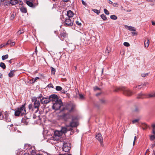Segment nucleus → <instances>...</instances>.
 I'll return each instance as SVG.
<instances>
[{
  "mask_svg": "<svg viewBox=\"0 0 155 155\" xmlns=\"http://www.w3.org/2000/svg\"><path fill=\"white\" fill-rule=\"evenodd\" d=\"M127 27L128 28V29L130 31H136V29L133 27L127 26Z\"/></svg>",
  "mask_w": 155,
  "mask_h": 155,
  "instance_id": "nucleus-26",
  "label": "nucleus"
},
{
  "mask_svg": "<svg viewBox=\"0 0 155 155\" xmlns=\"http://www.w3.org/2000/svg\"><path fill=\"white\" fill-rule=\"evenodd\" d=\"M62 118L65 121H67L68 119H70L71 115L68 113L64 114L61 116Z\"/></svg>",
  "mask_w": 155,
  "mask_h": 155,
  "instance_id": "nucleus-13",
  "label": "nucleus"
},
{
  "mask_svg": "<svg viewBox=\"0 0 155 155\" xmlns=\"http://www.w3.org/2000/svg\"><path fill=\"white\" fill-rule=\"evenodd\" d=\"M12 42V41L10 40H9L5 44V45H10L11 43Z\"/></svg>",
  "mask_w": 155,
  "mask_h": 155,
  "instance_id": "nucleus-40",
  "label": "nucleus"
},
{
  "mask_svg": "<svg viewBox=\"0 0 155 155\" xmlns=\"http://www.w3.org/2000/svg\"><path fill=\"white\" fill-rule=\"evenodd\" d=\"M62 134L61 132L60 131L56 130L54 132V136L56 137H60L62 135Z\"/></svg>",
  "mask_w": 155,
  "mask_h": 155,
  "instance_id": "nucleus-19",
  "label": "nucleus"
},
{
  "mask_svg": "<svg viewBox=\"0 0 155 155\" xmlns=\"http://www.w3.org/2000/svg\"><path fill=\"white\" fill-rule=\"evenodd\" d=\"M77 120L78 119L77 117L72 116V121L70 123L69 125L67 127H77L78 125Z\"/></svg>",
  "mask_w": 155,
  "mask_h": 155,
  "instance_id": "nucleus-8",
  "label": "nucleus"
},
{
  "mask_svg": "<svg viewBox=\"0 0 155 155\" xmlns=\"http://www.w3.org/2000/svg\"><path fill=\"white\" fill-rule=\"evenodd\" d=\"M14 15L13 14L11 15V17H10V18L11 20H12L14 19Z\"/></svg>",
  "mask_w": 155,
  "mask_h": 155,
  "instance_id": "nucleus-54",
  "label": "nucleus"
},
{
  "mask_svg": "<svg viewBox=\"0 0 155 155\" xmlns=\"http://www.w3.org/2000/svg\"><path fill=\"white\" fill-rule=\"evenodd\" d=\"M123 44L124 45L127 47H129L130 46V45L129 43L127 42H124Z\"/></svg>",
  "mask_w": 155,
  "mask_h": 155,
  "instance_id": "nucleus-39",
  "label": "nucleus"
},
{
  "mask_svg": "<svg viewBox=\"0 0 155 155\" xmlns=\"http://www.w3.org/2000/svg\"><path fill=\"white\" fill-rule=\"evenodd\" d=\"M154 97H155V92H153L148 94L141 92L138 94L137 98L138 99H143Z\"/></svg>",
  "mask_w": 155,
  "mask_h": 155,
  "instance_id": "nucleus-5",
  "label": "nucleus"
},
{
  "mask_svg": "<svg viewBox=\"0 0 155 155\" xmlns=\"http://www.w3.org/2000/svg\"><path fill=\"white\" fill-rule=\"evenodd\" d=\"M39 79V77H36L35 78V79H32V81H33V82H35L37 80Z\"/></svg>",
  "mask_w": 155,
  "mask_h": 155,
  "instance_id": "nucleus-42",
  "label": "nucleus"
},
{
  "mask_svg": "<svg viewBox=\"0 0 155 155\" xmlns=\"http://www.w3.org/2000/svg\"><path fill=\"white\" fill-rule=\"evenodd\" d=\"M104 13L107 15H108L109 14V11L106 8L104 9Z\"/></svg>",
  "mask_w": 155,
  "mask_h": 155,
  "instance_id": "nucleus-38",
  "label": "nucleus"
},
{
  "mask_svg": "<svg viewBox=\"0 0 155 155\" xmlns=\"http://www.w3.org/2000/svg\"><path fill=\"white\" fill-rule=\"evenodd\" d=\"M110 51L111 48L109 46H107L105 50L106 54H108Z\"/></svg>",
  "mask_w": 155,
  "mask_h": 155,
  "instance_id": "nucleus-21",
  "label": "nucleus"
},
{
  "mask_svg": "<svg viewBox=\"0 0 155 155\" xmlns=\"http://www.w3.org/2000/svg\"><path fill=\"white\" fill-rule=\"evenodd\" d=\"M61 20L64 21L66 26H71L73 25L74 22V18H71L69 17L64 18L63 15H61Z\"/></svg>",
  "mask_w": 155,
  "mask_h": 155,
  "instance_id": "nucleus-3",
  "label": "nucleus"
},
{
  "mask_svg": "<svg viewBox=\"0 0 155 155\" xmlns=\"http://www.w3.org/2000/svg\"><path fill=\"white\" fill-rule=\"evenodd\" d=\"M51 73L52 74H54L55 73V69L52 67H51Z\"/></svg>",
  "mask_w": 155,
  "mask_h": 155,
  "instance_id": "nucleus-32",
  "label": "nucleus"
},
{
  "mask_svg": "<svg viewBox=\"0 0 155 155\" xmlns=\"http://www.w3.org/2000/svg\"><path fill=\"white\" fill-rule=\"evenodd\" d=\"M15 44V43L14 42H12L11 43V44L10 45L11 46H14Z\"/></svg>",
  "mask_w": 155,
  "mask_h": 155,
  "instance_id": "nucleus-52",
  "label": "nucleus"
},
{
  "mask_svg": "<svg viewBox=\"0 0 155 155\" xmlns=\"http://www.w3.org/2000/svg\"><path fill=\"white\" fill-rule=\"evenodd\" d=\"M19 2H20L19 4L20 5H23V3L21 1H19Z\"/></svg>",
  "mask_w": 155,
  "mask_h": 155,
  "instance_id": "nucleus-58",
  "label": "nucleus"
},
{
  "mask_svg": "<svg viewBox=\"0 0 155 155\" xmlns=\"http://www.w3.org/2000/svg\"><path fill=\"white\" fill-rule=\"evenodd\" d=\"M12 59H11L8 62L10 64H11L12 63Z\"/></svg>",
  "mask_w": 155,
  "mask_h": 155,
  "instance_id": "nucleus-60",
  "label": "nucleus"
},
{
  "mask_svg": "<svg viewBox=\"0 0 155 155\" xmlns=\"http://www.w3.org/2000/svg\"><path fill=\"white\" fill-rule=\"evenodd\" d=\"M81 2L82 3V4L84 5V6H86L87 5V3L83 0H82L81 1Z\"/></svg>",
  "mask_w": 155,
  "mask_h": 155,
  "instance_id": "nucleus-48",
  "label": "nucleus"
},
{
  "mask_svg": "<svg viewBox=\"0 0 155 155\" xmlns=\"http://www.w3.org/2000/svg\"><path fill=\"white\" fill-rule=\"evenodd\" d=\"M96 139L100 142L101 145L102 146H104L103 141V138L101 134L100 133H98L96 136Z\"/></svg>",
  "mask_w": 155,
  "mask_h": 155,
  "instance_id": "nucleus-11",
  "label": "nucleus"
},
{
  "mask_svg": "<svg viewBox=\"0 0 155 155\" xmlns=\"http://www.w3.org/2000/svg\"><path fill=\"white\" fill-rule=\"evenodd\" d=\"M110 18L112 19L113 20H116L117 18V17L115 15H112L110 16Z\"/></svg>",
  "mask_w": 155,
  "mask_h": 155,
  "instance_id": "nucleus-31",
  "label": "nucleus"
},
{
  "mask_svg": "<svg viewBox=\"0 0 155 155\" xmlns=\"http://www.w3.org/2000/svg\"><path fill=\"white\" fill-rule=\"evenodd\" d=\"M79 97L81 99H83L84 98V96L83 95L81 94H79Z\"/></svg>",
  "mask_w": 155,
  "mask_h": 155,
  "instance_id": "nucleus-49",
  "label": "nucleus"
},
{
  "mask_svg": "<svg viewBox=\"0 0 155 155\" xmlns=\"http://www.w3.org/2000/svg\"><path fill=\"white\" fill-rule=\"evenodd\" d=\"M25 149H30V148H31V146L30 144H25Z\"/></svg>",
  "mask_w": 155,
  "mask_h": 155,
  "instance_id": "nucleus-28",
  "label": "nucleus"
},
{
  "mask_svg": "<svg viewBox=\"0 0 155 155\" xmlns=\"http://www.w3.org/2000/svg\"><path fill=\"white\" fill-rule=\"evenodd\" d=\"M92 11L97 13V15H98L100 12V11L96 9H92Z\"/></svg>",
  "mask_w": 155,
  "mask_h": 155,
  "instance_id": "nucleus-35",
  "label": "nucleus"
},
{
  "mask_svg": "<svg viewBox=\"0 0 155 155\" xmlns=\"http://www.w3.org/2000/svg\"><path fill=\"white\" fill-rule=\"evenodd\" d=\"M5 119L7 122H10L11 121V119L9 117L8 113L7 111H5L4 113Z\"/></svg>",
  "mask_w": 155,
  "mask_h": 155,
  "instance_id": "nucleus-15",
  "label": "nucleus"
},
{
  "mask_svg": "<svg viewBox=\"0 0 155 155\" xmlns=\"http://www.w3.org/2000/svg\"><path fill=\"white\" fill-rule=\"evenodd\" d=\"M31 101L33 104L31 103L28 105L29 110L31 112H34L35 113H37L39 110L40 103L39 100H38V97H33L31 99Z\"/></svg>",
  "mask_w": 155,
  "mask_h": 155,
  "instance_id": "nucleus-1",
  "label": "nucleus"
},
{
  "mask_svg": "<svg viewBox=\"0 0 155 155\" xmlns=\"http://www.w3.org/2000/svg\"><path fill=\"white\" fill-rule=\"evenodd\" d=\"M75 107V106L73 104H67L63 106L62 109L61 110V111L66 112L67 111L68 112H72Z\"/></svg>",
  "mask_w": 155,
  "mask_h": 155,
  "instance_id": "nucleus-4",
  "label": "nucleus"
},
{
  "mask_svg": "<svg viewBox=\"0 0 155 155\" xmlns=\"http://www.w3.org/2000/svg\"><path fill=\"white\" fill-rule=\"evenodd\" d=\"M148 84V83H144L143 84H141L140 85H138L137 86H136V87H134V89L136 88H137L138 89L140 90L142 88H144V86L147 85Z\"/></svg>",
  "mask_w": 155,
  "mask_h": 155,
  "instance_id": "nucleus-17",
  "label": "nucleus"
},
{
  "mask_svg": "<svg viewBox=\"0 0 155 155\" xmlns=\"http://www.w3.org/2000/svg\"><path fill=\"white\" fill-rule=\"evenodd\" d=\"M150 140H153L155 139V136L154 135H151L150 136Z\"/></svg>",
  "mask_w": 155,
  "mask_h": 155,
  "instance_id": "nucleus-37",
  "label": "nucleus"
},
{
  "mask_svg": "<svg viewBox=\"0 0 155 155\" xmlns=\"http://www.w3.org/2000/svg\"><path fill=\"white\" fill-rule=\"evenodd\" d=\"M144 46L146 47H148L149 45V41L148 39H147L144 42Z\"/></svg>",
  "mask_w": 155,
  "mask_h": 155,
  "instance_id": "nucleus-25",
  "label": "nucleus"
},
{
  "mask_svg": "<svg viewBox=\"0 0 155 155\" xmlns=\"http://www.w3.org/2000/svg\"><path fill=\"white\" fill-rule=\"evenodd\" d=\"M101 18L103 19V20L104 21H105L107 19V18L106 16L104 14H102L101 15Z\"/></svg>",
  "mask_w": 155,
  "mask_h": 155,
  "instance_id": "nucleus-33",
  "label": "nucleus"
},
{
  "mask_svg": "<svg viewBox=\"0 0 155 155\" xmlns=\"http://www.w3.org/2000/svg\"><path fill=\"white\" fill-rule=\"evenodd\" d=\"M75 23L77 25L79 26H80L81 25V23L80 22H79V21H75Z\"/></svg>",
  "mask_w": 155,
  "mask_h": 155,
  "instance_id": "nucleus-46",
  "label": "nucleus"
},
{
  "mask_svg": "<svg viewBox=\"0 0 155 155\" xmlns=\"http://www.w3.org/2000/svg\"><path fill=\"white\" fill-rule=\"evenodd\" d=\"M152 24L153 25H155V22L153 21H152Z\"/></svg>",
  "mask_w": 155,
  "mask_h": 155,
  "instance_id": "nucleus-61",
  "label": "nucleus"
},
{
  "mask_svg": "<svg viewBox=\"0 0 155 155\" xmlns=\"http://www.w3.org/2000/svg\"><path fill=\"white\" fill-rule=\"evenodd\" d=\"M0 67L3 69H5L6 67L5 64L2 62L0 63Z\"/></svg>",
  "mask_w": 155,
  "mask_h": 155,
  "instance_id": "nucleus-27",
  "label": "nucleus"
},
{
  "mask_svg": "<svg viewBox=\"0 0 155 155\" xmlns=\"http://www.w3.org/2000/svg\"><path fill=\"white\" fill-rule=\"evenodd\" d=\"M123 91V94L125 95L130 96L133 93L128 89L124 87H119L116 90V91Z\"/></svg>",
  "mask_w": 155,
  "mask_h": 155,
  "instance_id": "nucleus-6",
  "label": "nucleus"
},
{
  "mask_svg": "<svg viewBox=\"0 0 155 155\" xmlns=\"http://www.w3.org/2000/svg\"><path fill=\"white\" fill-rule=\"evenodd\" d=\"M59 155H71V154H67V153H65V154H59Z\"/></svg>",
  "mask_w": 155,
  "mask_h": 155,
  "instance_id": "nucleus-55",
  "label": "nucleus"
},
{
  "mask_svg": "<svg viewBox=\"0 0 155 155\" xmlns=\"http://www.w3.org/2000/svg\"><path fill=\"white\" fill-rule=\"evenodd\" d=\"M67 35L65 31H61L59 37L61 40H63L67 37Z\"/></svg>",
  "mask_w": 155,
  "mask_h": 155,
  "instance_id": "nucleus-12",
  "label": "nucleus"
},
{
  "mask_svg": "<svg viewBox=\"0 0 155 155\" xmlns=\"http://www.w3.org/2000/svg\"><path fill=\"white\" fill-rule=\"evenodd\" d=\"M36 155H43V154L41 153H38L36 154Z\"/></svg>",
  "mask_w": 155,
  "mask_h": 155,
  "instance_id": "nucleus-64",
  "label": "nucleus"
},
{
  "mask_svg": "<svg viewBox=\"0 0 155 155\" xmlns=\"http://www.w3.org/2000/svg\"><path fill=\"white\" fill-rule=\"evenodd\" d=\"M62 104L61 100H60L58 101L53 103L52 109L56 110L60 109L61 111V110L62 109V107H63Z\"/></svg>",
  "mask_w": 155,
  "mask_h": 155,
  "instance_id": "nucleus-7",
  "label": "nucleus"
},
{
  "mask_svg": "<svg viewBox=\"0 0 155 155\" xmlns=\"http://www.w3.org/2000/svg\"><path fill=\"white\" fill-rule=\"evenodd\" d=\"M139 119H136L134 120H133L132 121V123L134 124L136 122H138L139 121Z\"/></svg>",
  "mask_w": 155,
  "mask_h": 155,
  "instance_id": "nucleus-41",
  "label": "nucleus"
},
{
  "mask_svg": "<svg viewBox=\"0 0 155 155\" xmlns=\"http://www.w3.org/2000/svg\"><path fill=\"white\" fill-rule=\"evenodd\" d=\"M131 33L133 34V35H137V32H136V31H133V32H132Z\"/></svg>",
  "mask_w": 155,
  "mask_h": 155,
  "instance_id": "nucleus-53",
  "label": "nucleus"
},
{
  "mask_svg": "<svg viewBox=\"0 0 155 155\" xmlns=\"http://www.w3.org/2000/svg\"><path fill=\"white\" fill-rule=\"evenodd\" d=\"M139 111V109L137 108V107H136L134 110V111L135 112H138V111Z\"/></svg>",
  "mask_w": 155,
  "mask_h": 155,
  "instance_id": "nucleus-56",
  "label": "nucleus"
},
{
  "mask_svg": "<svg viewBox=\"0 0 155 155\" xmlns=\"http://www.w3.org/2000/svg\"><path fill=\"white\" fill-rule=\"evenodd\" d=\"M23 155H29V153H25Z\"/></svg>",
  "mask_w": 155,
  "mask_h": 155,
  "instance_id": "nucleus-63",
  "label": "nucleus"
},
{
  "mask_svg": "<svg viewBox=\"0 0 155 155\" xmlns=\"http://www.w3.org/2000/svg\"><path fill=\"white\" fill-rule=\"evenodd\" d=\"M21 122H22V123H23L25 124L26 125L27 124H28V123L27 122L25 121V119H22V120H21Z\"/></svg>",
  "mask_w": 155,
  "mask_h": 155,
  "instance_id": "nucleus-43",
  "label": "nucleus"
},
{
  "mask_svg": "<svg viewBox=\"0 0 155 155\" xmlns=\"http://www.w3.org/2000/svg\"><path fill=\"white\" fill-rule=\"evenodd\" d=\"M62 89V88L59 86H57L56 87V89L57 91H60Z\"/></svg>",
  "mask_w": 155,
  "mask_h": 155,
  "instance_id": "nucleus-36",
  "label": "nucleus"
},
{
  "mask_svg": "<svg viewBox=\"0 0 155 155\" xmlns=\"http://www.w3.org/2000/svg\"><path fill=\"white\" fill-rule=\"evenodd\" d=\"M71 147L70 143L64 142V144L62 147L63 151L65 152H68L71 149Z\"/></svg>",
  "mask_w": 155,
  "mask_h": 155,
  "instance_id": "nucleus-9",
  "label": "nucleus"
},
{
  "mask_svg": "<svg viewBox=\"0 0 155 155\" xmlns=\"http://www.w3.org/2000/svg\"><path fill=\"white\" fill-rule=\"evenodd\" d=\"M48 87L50 88V87H51V88H53V85H52V84H49L48 85Z\"/></svg>",
  "mask_w": 155,
  "mask_h": 155,
  "instance_id": "nucleus-50",
  "label": "nucleus"
},
{
  "mask_svg": "<svg viewBox=\"0 0 155 155\" xmlns=\"http://www.w3.org/2000/svg\"><path fill=\"white\" fill-rule=\"evenodd\" d=\"M3 78L2 75L1 73H0V78Z\"/></svg>",
  "mask_w": 155,
  "mask_h": 155,
  "instance_id": "nucleus-62",
  "label": "nucleus"
},
{
  "mask_svg": "<svg viewBox=\"0 0 155 155\" xmlns=\"http://www.w3.org/2000/svg\"><path fill=\"white\" fill-rule=\"evenodd\" d=\"M101 102L103 104H104L106 102V101L104 99H101Z\"/></svg>",
  "mask_w": 155,
  "mask_h": 155,
  "instance_id": "nucleus-47",
  "label": "nucleus"
},
{
  "mask_svg": "<svg viewBox=\"0 0 155 155\" xmlns=\"http://www.w3.org/2000/svg\"><path fill=\"white\" fill-rule=\"evenodd\" d=\"M67 15L68 17H69V18H72V17L74 16V14L73 13L72 11L70 10L67 11Z\"/></svg>",
  "mask_w": 155,
  "mask_h": 155,
  "instance_id": "nucleus-16",
  "label": "nucleus"
},
{
  "mask_svg": "<svg viewBox=\"0 0 155 155\" xmlns=\"http://www.w3.org/2000/svg\"><path fill=\"white\" fill-rule=\"evenodd\" d=\"M41 102L43 104H46L49 103V97H42L41 99H40Z\"/></svg>",
  "mask_w": 155,
  "mask_h": 155,
  "instance_id": "nucleus-14",
  "label": "nucleus"
},
{
  "mask_svg": "<svg viewBox=\"0 0 155 155\" xmlns=\"http://www.w3.org/2000/svg\"><path fill=\"white\" fill-rule=\"evenodd\" d=\"M26 103L22 105L20 107L17 108L15 112V115L16 116H19L20 114L21 115L26 114L27 112L25 109Z\"/></svg>",
  "mask_w": 155,
  "mask_h": 155,
  "instance_id": "nucleus-2",
  "label": "nucleus"
},
{
  "mask_svg": "<svg viewBox=\"0 0 155 155\" xmlns=\"http://www.w3.org/2000/svg\"><path fill=\"white\" fill-rule=\"evenodd\" d=\"M5 46V44H2L1 45H0V49L4 46Z\"/></svg>",
  "mask_w": 155,
  "mask_h": 155,
  "instance_id": "nucleus-57",
  "label": "nucleus"
},
{
  "mask_svg": "<svg viewBox=\"0 0 155 155\" xmlns=\"http://www.w3.org/2000/svg\"><path fill=\"white\" fill-rule=\"evenodd\" d=\"M37 52H38V50H37V47H36V48H35V52H34V53H33V54H34L35 53L36 54V55H37Z\"/></svg>",
  "mask_w": 155,
  "mask_h": 155,
  "instance_id": "nucleus-51",
  "label": "nucleus"
},
{
  "mask_svg": "<svg viewBox=\"0 0 155 155\" xmlns=\"http://www.w3.org/2000/svg\"><path fill=\"white\" fill-rule=\"evenodd\" d=\"M24 32V31L23 29L22 30H20L18 31L17 33L18 35H20L21 34L23 33Z\"/></svg>",
  "mask_w": 155,
  "mask_h": 155,
  "instance_id": "nucleus-29",
  "label": "nucleus"
},
{
  "mask_svg": "<svg viewBox=\"0 0 155 155\" xmlns=\"http://www.w3.org/2000/svg\"><path fill=\"white\" fill-rule=\"evenodd\" d=\"M8 57V54H7L5 55H3L2 56V60H4L6 59H7Z\"/></svg>",
  "mask_w": 155,
  "mask_h": 155,
  "instance_id": "nucleus-34",
  "label": "nucleus"
},
{
  "mask_svg": "<svg viewBox=\"0 0 155 155\" xmlns=\"http://www.w3.org/2000/svg\"><path fill=\"white\" fill-rule=\"evenodd\" d=\"M148 74V73H144L141 74V76L142 77L144 78L146 77Z\"/></svg>",
  "mask_w": 155,
  "mask_h": 155,
  "instance_id": "nucleus-44",
  "label": "nucleus"
},
{
  "mask_svg": "<svg viewBox=\"0 0 155 155\" xmlns=\"http://www.w3.org/2000/svg\"><path fill=\"white\" fill-rule=\"evenodd\" d=\"M49 101H51L53 103L58 101L60 100L59 99L57 96L56 94H52L49 96Z\"/></svg>",
  "mask_w": 155,
  "mask_h": 155,
  "instance_id": "nucleus-10",
  "label": "nucleus"
},
{
  "mask_svg": "<svg viewBox=\"0 0 155 155\" xmlns=\"http://www.w3.org/2000/svg\"><path fill=\"white\" fill-rule=\"evenodd\" d=\"M20 10L22 12L24 13H26L27 12L26 8L23 6H22L20 8Z\"/></svg>",
  "mask_w": 155,
  "mask_h": 155,
  "instance_id": "nucleus-24",
  "label": "nucleus"
},
{
  "mask_svg": "<svg viewBox=\"0 0 155 155\" xmlns=\"http://www.w3.org/2000/svg\"><path fill=\"white\" fill-rule=\"evenodd\" d=\"M61 132L63 134V133H65L67 131V128L64 127H61V130H60Z\"/></svg>",
  "mask_w": 155,
  "mask_h": 155,
  "instance_id": "nucleus-23",
  "label": "nucleus"
},
{
  "mask_svg": "<svg viewBox=\"0 0 155 155\" xmlns=\"http://www.w3.org/2000/svg\"><path fill=\"white\" fill-rule=\"evenodd\" d=\"M25 2L28 6L32 8H35V5H34L31 2L27 0H25Z\"/></svg>",
  "mask_w": 155,
  "mask_h": 155,
  "instance_id": "nucleus-18",
  "label": "nucleus"
},
{
  "mask_svg": "<svg viewBox=\"0 0 155 155\" xmlns=\"http://www.w3.org/2000/svg\"><path fill=\"white\" fill-rule=\"evenodd\" d=\"M94 91H96L97 90H99L100 89L97 87L96 86L94 87Z\"/></svg>",
  "mask_w": 155,
  "mask_h": 155,
  "instance_id": "nucleus-45",
  "label": "nucleus"
},
{
  "mask_svg": "<svg viewBox=\"0 0 155 155\" xmlns=\"http://www.w3.org/2000/svg\"><path fill=\"white\" fill-rule=\"evenodd\" d=\"M31 152H32V154H33L34 153H35V151L34 150H32V151Z\"/></svg>",
  "mask_w": 155,
  "mask_h": 155,
  "instance_id": "nucleus-59",
  "label": "nucleus"
},
{
  "mask_svg": "<svg viewBox=\"0 0 155 155\" xmlns=\"http://www.w3.org/2000/svg\"><path fill=\"white\" fill-rule=\"evenodd\" d=\"M152 132L153 134L155 135V124H153L152 125Z\"/></svg>",
  "mask_w": 155,
  "mask_h": 155,
  "instance_id": "nucleus-30",
  "label": "nucleus"
},
{
  "mask_svg": "<svg viewBox=\"0 0 155 155\" xmlns=\"http://www.w3.org/2000/svg\"><path fill=\"white\" fill-rule=\"evenodd\" d=\"M16 70H11L10 72L9 73L8 75L9 77L12 78V77L14 75V73L15 72Z\"/></svg>",
  "mask_w": 155,
  "mask_h": 155,
  "instance_id": "nucleus-20",
  "label": "nucleus"
},
{
  "mask_svg": "<svg viewBox=\"0 0 155 155\" xmlns=\"http://www.w3.org/2000/svg\"><path fill=\"white\" fill-rule=\"evenodd\" d=\"M10 3L12 5H15L18 2V0H11L10 1Z\"/></svg>",
  "mask_w": 155,
  "mask_h": 155,
  "instance_id": "nucleus-22",
  "label": "nucleus"
}]
</instances>
